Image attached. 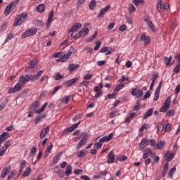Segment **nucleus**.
<instances>
[{"instance_id": "obj_53", "label": "nucleus", "mask_w": 180, "mask_h": 180, "mask_svg": "<svg viewBox=\"0 0 180 180\" xmlns=\"http://www.w3.org/2000/svg\"><path fill=\"white\" fill-rule=\"evenodd\" d=\"M146 129H148V124H143L139 129V131L143 133L146 130Z\"/></svg>"}, {"instance_id": "obj_14", "label": "nucleus", "mask_w": 180, "mask_h": 180, "mask_svg": "<svg viewBox=\"0 0 180 180\" xmlns=\"http://www.w3.org/2000/svg\"><path fill=\"white\" fill-rule=\"evenodd\" d=\"M149 141L147 138H143L141 141L140 142L139 147V150H143L146 148V146H148Z\"/></svg>"}, {"instance_id": "obj_48", "label": "nucleus", "mask_w": 180, "mask_h": 180, "mask_svg": "<svg viewBox=\"0 0 180 180\" xmlns=\"http://www.w3.org/2000/svg\"><path fill=\"white\" fill-rule=\"evenodd\" d=\"M53 148V143H51L50 146H49L45 151V157L49 156V154H50V151H51V149Z\"/></svg>"}, {"instance_id": "obj_29", "label": "nucleus", "mask_w": 180, "mask_h": 180, "mask_svg": "<svg viewBox=\"0 0 180 180\" xmlns=\"http://www.w3.org/2000/svg\"><path fill=\"white\" fill-rule=\"evenodd\" d=\"M153 112H154V108H153L148 110V111L143 115V119L144 120L148 119V117H150V116H151L153 115Z\"/></svg>"}, {"instance_id": "obj_58", "label": "nucleus", "mask_w": 180, "mask_h": 180, "mask_svg": "<svg viewBox=\"0 0 180 180\" xmlns=\"http://www.w3.org/2000/svg\"><path fill=\"white\" fill-rule=\"evenodd\" d=\"M77 156L79 158H83V157H85V152H84V150H80V151L77 152Z\"/></svg>"}, {"instance_id": "obj_20", "label": "nucleus", "mask_w": 180, "mask_h": 180, "mask_svg": "<svg viewBox=\"0 0 180 180\" xmlns=\"http://www.w3.org/2000/svg\"><path fill=\"white\" fill-rule=\"evenodd\" d=\"M53 16H54V10H51L49 13L47 19V27H49V26H50L51 23H53Z\"/></svg>"}, {"instance_id": "obj_56", "label": "nucleus", "mask_w": 180, "mask_h": 180, "mask_svg": "<svg viewBox=\"0 0 180 180\" xmlns=\"http://www.w3.org/2000/svg\"><path fill=\"white\" fill-rule=\"evenodd\" d=\"M16 176V172L15 171H12L10 174L7 177V180H11L13 176Z\"/></svg>"}, {"instance_id": "obj_38", "label": "nucleus", "mask_w": 180, "mask_h": 180, "mask_svg": "<svg viewBox=\"0 0 180 180\" xmlns=\"http://www.w3.org/2000/svg\"><path fill=\"white\" fill-rule=\"evenodd\" d=\"M164 146H165V142L164 141H159L157 143L156 148L157 150H161Z\"/></svg>"}, {"instance_id": "obj_45", "label": "nucleus", "mask_w": 180, "mask_h": 180, "mask_svg": "<svg viewBox=\"0 0 180 180\" xmlns=\"http://www.w3.org/2000/svg\"><path fill=\"white\" fill-rule=\"evenodd\" d=\"M157 8L159 12L162 11V0H158Z\"/></svg>"}, {"instance_id": "obj_19", "label": "nucleus", "mask_w": 180, "mask_h": 180, "mask_svg": "<svg viewBox=\"0 0 180 180\" xmlns=\"http://www.w3.org/2000/svg\"><path fill=\"white\" fill-rule=\"evenodd\" d=\"M113 138V133H110L108 136H105L99 139V141L101 143H108V141H110L111 139Z\"/></svg>"}, {"instance_id": "obj_11", "label": "nucleus", "mask_w": 180, "mask_h": 180, "mask_svg": "<svg viewBox=\"0 0 180 180\" xmlns=\"http://www.w3.org/2000/svg\"><path fill=\"white\" fill-rule=\"evenodd\" d=\"M144 22H146L149 27V29L152 31V32H155L157 30H155V27H154V24L153 23V22L151 20H150V17L146 16L144 17L143 19Z\"/></svg>"}, {"instance_id": "obj_23", "label": "nucleus", "mask_w": 180, "mask_h": 180, "mask_svg": "<svg viewBox=\"0 0 180 180\" xmlns=\"http://www.w3.org/2000/svg\"><path fill=\"white\" fill-rule=\"evenodd\" d=\"M9 138V134H8V132H3L1 135H0V147H1V144H2V143H4V141H5V140H6V139Z\"/></svg>"}, {"instance_id": "obj_21", "label": "nucleus", "mask_w": 180, "mask_h": 180, "mask_svg": "<svg viewBox=\"0 0 180 180\" xmlns=\"http://www.w3.org/2000/svg\"><path fill=\"white\" fill-rule=\"evenodd\" d=\"M15 5V2H11L10 4H8L4 10L5 16H8L9 13H11V9H12V6Z\"/></svg>"}, {"instance_id": "obj_28", "label": "nucleus", "mask_w": 180, "mask_h": 180, "mask_svg": "<svg viewBox=\"0 0 180 180\" xmlns=\"http://www.w3.org/2000/svg\"><path fill=\"white\" fill-rule=\"evenodd\" d=\"M79 67V64L75 65L74 63H70L68 65V70L70 72H72V71H75V70H77Z\"/></svg>"}, {"instance_id": "obj_8", "label": "nucleus", "mask_w": 180, "mask_h": 180, "mask_svg": "<svg viewBox=\"0 0 180 180\" xmlns=\"http://www.w3.org/2000/svg\"><path fill=\"white\" fill-rule=\"evenodd\" d=\"M77 81L78 78L75 77L71 79L63 82V85L65 86V88H70V86H72V85H74V84H75Z\"/></svg>"}, {"instance_id": "obj_35", "label": "nucleus", "mask_w": 180, "mask_h": 180, "mask_svg": "<svg viewBox=\"0 0 180 180\" xmlns=\"http://www.w3.org/2000/svg\"><path fill=\"white\" fill-rule=\"evenodd\" d=\"M60 158H61V154L60 153L56 154L53 158V164H57V162L60 161Z\"/></svg>"}, {"instance_id": "obj_47", "label": "nucleus", "mask_w": 180, "mask_h": 180, "mask_svg": "<svg viewBox=\"0 0 180 180\" xmlns=\"http://www.w3.org/2000/svg\"><path fill=\"white\" fill-rule=\"evenodd\" d=\"M33 24L35 26H43L44 24L43 23V21L40 20H35L33 21Z\"/></svg>"}, {"instance_id": "obj_51", "label": "nucleus", "mask_w": 180, "mask_h": 180, "mask_svg": "<svg viewBox=\"0 0 180 180\" xmlns=\"http://www.w3.org/2000/svg\"><path fill=\"white\" fill-rule=\"evenodd\" d=\"M11 39H13V34L10 33L7 35L6 39L4 41V44H6V43H8V41H9V40H11Z\"/></svg>"}, {"instance_id": "obj_36", "label": "nucleus", "mask_w": 180, "mask_h": 180, "mask_svg": "<svg viewBox=\"0 0 180 180\" xmlns=\"http://www.w3.org/2000/svg\"><path fill=\"white\" fill-rule=\"evenodd\" d=\"M10 146H11V142L9 141H7L6 143H4V146H2L1 148H0V150L4 153H5V151L8 150V147H9Z\"/></svg>"}, {"instance_id": "obj_54", "label": "nucleus", "mask_w": 180, "mask_h": 180, "mask_svg": "<svg viewBox=\"0 0 180 180\" xmlns=\"http://www.w3.org/2000/svg\"><path fill=\"white\" fill-rule=\"evenodd\" d=\"M63 78H64V76H62L59 72L54 76L55 81H60Z\"/></svg>"}, {"instance_id": "obj_6", "label": "nucleus", "mask_w": 180, "mask_h": 180, "mask_svg": "<svg viewBox=\"0 0 180 180\" xmlns=\"http://www.w3.org/2000/svg\"><path fill=\"white\" fill-rule=\"evenodd\" d=\"M131 94L132 96H136V98H140L144 95V93L143 92V90L140 89L139 87L133 88Z\"/></svg>"}, {"instance_id": "obj_49", "label": "nucleus", "mask_w": 180, "mask_h": 180, "mask_svg": "<svg viewBox=\"0 0 180 180\" xmlns=\"http://www.w3.org/2000/svg\"><path fill=\"white\" fill-rule=\"evenodd\" d=\"M37 151V148H36V146L32 147L30 152V157H33V155L36 154Z\"/></svg>"}, {"instance_id": "obj_37", "label": "nucleus", "mask_w": 180, "mask_h": 180, "mask_svg": "<svg viewBox=\"0 0 180 180\" xmlns=\"http://www.w3.org/2000/svg\"><path fill=\"white\" fill-rule=\"evenodd\" d=\"M56 174H57L60 178H64V176H65V172L61 169L56 171Z\"/></svg>"}, {"instance_id": "obj_1", "label": "nucleus", "mask_w": 180, "mask_h": 180, "mask_svg": "<svg viewBox=\"0 0 180 180\" xmlns=\"http://www.w3.org/2000/svg\"><path fill=\"white\" fill-rule=\"evenodd\" d=\"M42 74V70H39L36 75L27 74L25 76H21L19 82L22 85H25V84H27L29 81H31V82H35V81H37V79L41 77Z\"/></svg>"}, {"instance_id": "obj_59", "label": "nucleus", "mask_w": 180, "mask_h": 180, "mask_svg": "<svg viewBox=\"0 0 180 180\" xmlns=\"http://www.w3.org/2000/svg\"><path fill=\"white\" fill-rule=\"evenodd\" d=\"M158 99H160V92L159 91H155L153 101L155 102H157V101H158Z\"/></svg>"}, {"instance_id": "obj_2", "label": "nucleus", "mask_w": 180, "mask_h": 180, "mask_svg": "<svg viewBox=\"0 0 180 180\" xmlns=\"http://www.w3.org/2000/svg\"><path fill=\"white\" fill-rule=\"evenodd\" d=\"M27 18V13L22 12V13L18 15L14 20L13 26H20Z\"/></svg>"}, {"instance_id": "obj_12", "label": "nucleus", "mask_w": 180, "mask_h": 180, "mask_svg": "<svg viewBox=\"0 0 180 180\" xmlns=\"http://www.w3.org/2000/svg\"><path fill=\"white\" fill-rule=\"evenodd\" d=\"M107 162L108 164H113L115 162V160H116V158L115 157V153L113 150H110L107 156Z\"/></svg>"}, {"instance_id": "obj_4", "label": "nucleus", "mask_w": 180, "mask_h": 180, "mask_svg": "<svg viewBox=\"0 0 180 180\" xmlns=\"http://www.w3.org/2000/svg\"><path fill=\"white\" fill-rule=\"evenodd\" d=\"M22 86H23V85L20 83V81H18L14 87L10 88L8 89V93L9 95H11V94H15V92H19V91H22Z\"/></svg>"}, {"instance_id": "obj_52", "label": "nucleus", "mask_w": 180, "mask_h": 180, "mask_svg": "<svg viewBox=\"0 0 180 180\" xmlns=\"http://www.w3.org/2000/svg\"><path fill=\"white\" fill-rule=\"evenodd\" d=\"M116 160H117V161H120V162L126 161L127 160V156L121 155V156L117 158Z\"/></svg>"}, {"instance_id": "obj_15", "label": "nucleus", "mask_w": 180, "mask_h": 180, "mask_svg": "<svg viewBox=\"0 0 180 180\" xmlns=\"http://www.w3.org/2000/svg\"><path fill=\"white\" fill-rule=\"evenodd\" d=\"M50 131V126H46L45 128L42 129L39 134V139H44L49 134Z\"/></svg>"}, {"instance_id": "obj_25", "label": "nucleus", "mask_w": 180, "mask_h": 180, "mask_svg": "<svg viewBox=\"0 0 180 180\" xmlns=\"http://www.w3.org/2000/svg\"><path fill=\"white\" fill-rule=\"evenodd\" d=\"M168 168H169V164L168 162H167L163 166V169H162V178H165V176L167 175V173L168 172Z\"/></svg>"}, {"instance_id": "obj_32", "label": "nucleus", "mask_w": 180, "mask_h": 180, "mask_svg": "<svg viewBox=\"0 0 180 180\" xmlns=\"http://www.w3.org/2000/svg\"><path fill=\"white\" fill-rule=\"evenodd\" d=\"M95 6H96V0H91L89 3V8L90 11H94V9H95Z\"/></svg>"}, {"instance_id": "obj_24", "label": "nucleus", "mask_w": 180, "mask_h": 180, "mask_svg": "<svg viewBox=\"0 0 180 180\" xmlns=\"http://www.w3.org/2000/svg\"><path fill=\"white\" fill-rule=\"evenodd\" d=\"M72 54V51H70L69 52H68L67 53L64 54L62 52V60H63V63H65V61H67V60H68V58H70V57H71V55Z\"/></svg>"}, {"instance_id": "obj_30", "label": "nucleus", "mask_w": 180, "mask_h": 180, "mask_svg": "<svg viewBox=\"0 0 180 180\" xmlns=\"http://www.w3.org/2000/svg\"><path fill=\"white\" fill-rule=\"evenodd\" d=\"M44 117H46V115L44 114H41L38 115L34 120L35 124H37L41 120H43Z\"/></svg>"}, {"instance_id": "obj_41", "label": "nucleus", "mask_w": 180, "mask_h": 180, "mask_svg": "<svg viewBox=\"0 0 180 180\" xmlns=\"http://www.w3.org/2000/svg\"><path fill=\"white\" fill-rule=\"evenodd\" d=\"M70 96H66L63 97L61 100L62 103H65V105H68V103L70 102Z\"/></svg>"}, {"instance_id": "obj_33", "label": "nucleus", "mask_w": 180, "mask_h": 180, "mask_svg": "<svg viewBox=\"0 0 180 180\" xmlns=\"http://www.w3.org/2000/svg\"><path fill=\"white\" fill-rule=\"evenodd\" d=\"M163 60L166 65H169L171 61H172V56H169V58L168 56H164Z\"/></svg>"}, {"instance_id": "obj_39", "label": "nucleus", "mask_w": 180, "mask_h": 180, "mask_svg": "<svg viewBox=\"0 0 180 180\" xmlns=\"http://www.w3.org/2000/svg\"><path fill=\"white\" fill-rule=\"evenodd\" d=\"M61 89V86H56V87H54L53 91H50L49 93V96H53V95H55V94L57 93V91H58V89Z\"/></svg>"}, {"instance_id": "obj_27", "label": "nucleus", "mask_w": 180, "mask_h": 180, "mask_svg": "<svg viewBox=\"0 0 180 180\" xmlns=\"http://www.w3.org/2000/svg\"><path fill=\"white\" fill-rule=\"evenodd\" d=\"M37 12H39V13H43L44 11H46V6L44 4H39L36 8Z\"/></svg>"}, {"instance_id": "obj_46", "label": "nucleus", "mask_w": 180, "mask_h": 180, "mask_svg": "<svg viewBox=\"0 0 180 180\" xmlns=\"http://www.w3.org/2000/svg\"><path fill=\"white\" fill-rule=\"evenodd\" d=\"M88 85H89V82L84 80L79 84V88H82V86H86V88H88Z\"/></svg>"}, {"instance_id": "obj_50", "label": "nucleus", "mask_w": 180, "mask_h": 180, "mask_svg": "<svg viewBox=\"0 0 180 180\" xmlns=\"http://www.w3.org/2000/svg\"><path fill=\"white\" fill-rule=\"evenodd\" d=\"M108 99H116V93L108 94L107 98H105V101H108Z\"/></svg>"}, {"instance_id": "obj_61", "label": "nucleus", "mask_w": 180, "mask_h": 180, "mask_svg": "<svg viewBox=\"0 0 180 180\" xmlns=\"http://www.w3.org/2000/svg\"><path fill=\"white\" fill-rule=\"evenodd\" d=\"M62 54H63V51L57 52L53 55V57L54 58H61Z\"/></svg>"}, {"instance_id": "obj_64", "label": "nucleus", "mask_w": 180, "mask_h": 180, "mask_svg": "<svg viewBox=\"0 0 180 180\" xmlns=\"http://www.w3.org/2000/svg\"><path fill=\"white\" fill-rule=\"evenodd\" d=\"M155 139L149 140V145H150L151 147H155Z\"/></svg>"}, {"instance_id": "obj_13", "label": "nucleus", "mask_w": 180, "mask_h": 180, "mask_svg": "<svg viewBox=\"0 0 180 180\" xmlns=\"http://www.w3.org/2000/svg\"><path fill=\"white\" fill-rule=\"evenodd\" d=\"M79 124H81V121H79L77 123L73 124L71 127L66 128L63 133H71L72 131H74Z\"/></svg>"}, {"instance_id": "obj_44", "label": "nucleus", "mask_w": 180, "mask_h": 180, "mask_svg": "<svg viewBox=\"0 0 180 180\" xmlns=\"http://www.w3.org/2000/svg\"><path fill=\"white\" fill-rule=\"evenodd\" d=\"M31 172H32V169H30V167H27L26 169L24 171L22 176H29Z\"/></svg>"}, {"instance_id": "obj_22", "label": "nucleus", "mask_w": 180, "mask_h": 180, "mask_svg": "<svg viewBox=\"0 0 180 180\" xmlns=\"http://www.w3.org/2000/svg\"><path fill=\"white\" fill-rule=\"evenodd\" d=\"M174 157H175V154L174 153H166L165 155V160H166V161L167 162H169L171 161H172V160H174Z\"/></svg>"}, {"instance_id": "obj_40", "label": "nucleus", "mask_w": 180, "mask_h": 180, "mask_svg": "<svg viewBox=\"0 0 180 180\" xmlns=\"http://www.w3.org/2000/svg\"><path fill=\"white\" fill-rule=\"evenodd\" d=\"M25 167H26V160H22L20 165L19 172L20 173L23 172V169H25Z\"/></svg>"}, {"instance_id": "obj_55", "label": "nucleus", "mask_w": 180, "mask_h": 180, "mask_svg": "<svg viewBox=\"0 0 180 180\" xmlns=\"http://www.w3.org/2000/svg\"><path fill=\"white\" fill-rule=\"evenodd\" d=\"M151 96V93H150V91H147L146 93L144 94L142 100L146 101V99H148Z\"/></svg>"}, {"instance_id": "obj_18", "label": "nucleus", "mask_w": 180, "mask_h": 180, "mask_svg": "<svg viewBox=\"0 0 180 180\" xmlns=\"http://www.w3.org/2000/svg\"><path fill=\"white\" fill-rule=\"evenodd\" d=\"M141 41H145V46H148L150 44V41H151V39L150 37H146V34H142L140 38Z\"/></svg>"}, {"instance_id": "obj_57", "label": "nucleus", "mask_w": 180, "mask_h": 180, "mask_svg": "<svg viewBox=\"0 0 180 180\" xmlns=\"http://www.w3.org/2000/svg\"><path fill=\"white\" fill-rule=\"evenodd\" d=\"M102 146H103V144L99 141L98 142H97L94 144V148H96V150H99V148H102Z\"/></svg>"}, {"instance_id": "obj_7", "label": "nucleus", "mask_w": 180, "mask_h": 180, "mask_svg": "<svg viewBox=\"0 0 180 180\" xmlns=\"http://www.w3.org/2000/svg\"><path fill=\"white\" fill-rule=\"evenodd\" d=\"M81 136L82 139L79 141L77 146L76 147L77 150H79V148L84 146V144H86V141H88V139H86V137H88V134L83 132L82 133Z\"/></svg>"}, {"instance_id": "obj_16", "label": "nucleus", "mask_w": 180, "mask_h": 180, "mask_svg": "<svg viewBox=\"0 0 180 180\" xmlns=\"http://www.w3.org/2000/svg\"><path fill=\"white\" fill-rule=\"evenodd\" d=\"M109 9H110V5L106 6L103 9H101L99 13L97 15L98 19H101V18H103V15H105V13H106V12H108Z\"/></svg>"}, {"instance_id": "obj_42", "label": "nucleus", "mask_w": 180, "mask_h": 180, "mask_svg": "<svg viewBox=\"0 0 180 180\" xmlns=\"http://www.w3.org/2000/svg\"><path fill=\"white\" fill-rule=\"evenodd\" d=\"M176 171V167H172L169 171V173H168V176L169 178H172L174 174H175V172Z\"/></svg>"}, {"instance_id": "obj_3", "label": "nucleus", "mask_w": 180, "mask_h": 180, "mask_svg": "<svg viewBox=\"0 0 180 180\" xmlns=\"http://www.w3.org/2000/svg\"><path fill=\"white\" fill-rule=\"evenodd\" d=\"M37 33V28H31L27 30L23 34H22V39H26V37H30L32 36H34Z\"/></svg>"}, {"instance_id": "obj_17", "label": "nucleus", "mask_w": 180, "mask_h": 180, "mask_svg": "<svg viewBox=\"0 0 180 180\" xmlns=\"http://www.w3.org/2000/svg\"><path fill=\"white\" fill-rule=\"evenodd\" d=\"M11 168H12L11 165H8V167H5L2 172H1V178H6V175H8L9 174V172H11Z\"/></svg>"}, {"instance_id": "obj_5", "label": "nucleus", "mask_w": 180, "mask_h": 180, "mask_svg": "<svg viewBox=\"0 0 180 180\" xmlns=\"http://www.w3.org/2000/svg\"><path fill=\"white\" fill-rule=\"evenodd\" d=\"M169 105H171V96L167 98L163 106L160 108V112L162 113H165L168 109H169Z\"/></svg>"}, {"instance_id": "obj_63", "label": "nucleus", "mask_w": 180, "mask_h": 180, "mask_svg": "<svg viewBox=\"0 0 180 180\" xmlns=\"http://www.w3.org/2000/svg\"><path fill=\"white\" fill-rule=\"evenodd\" d=\"M91 78H92V75H91V74H89V73L86 74V75L83 77V79H85L86 81L87 79H91Z\"/></svg>"}, {"instance_id": "obj_62", "label": "nucleus", "mask_w": 180, "mask_h": 180, "mask_svg": "<svg viewBox=\"0 0 180 180\" xmlns=\"http://www.w3.org/2000/svg\"><path fill=\"white\" fill-rule=\"evenodd\" d=\"M141 106L140 101H138L134 107V110H140Z\"/></svg>"}, {"instance_id": "obj_31", "label": "nucleus", "mask_w": 180, "mask_h": 180, "mask_svg": "<svg viewBox=\"0 0 180 180\" xmlns=\"http://www.w3.org/2000/svg\"><path fill=\"white\" fill-rule=\"evenodd\" d=\"M125 86H126V83H121L114 89V92H119L120 89H123V88H124Z\"/></svg>"}, {"instance_id": "obj_60", "label": "nucleus", "mask_w": 180, "mask_h": 180, "mask_svg": "<svg viewBox=\"0 0 180 180\" xmlns=\"http://www.w3.org/2000/svg\"><path fill=\"white\" fill-rule=\"evenodd\" d=\"M174 72H175V74H178L180 71V63H179L178 65H176L175 66V68L173 69Z\"/></svg>"}, {"instance_id": "obj_9", "label": "nucleus", "mask_w": 180, "mask_h": 180, "mask_svg": "<svg viewBox=\"0 0 180 180\" xmlns=\"http://www.w3.org/2000/svg\"><path fill=\"white\" fill-rule=\"evenodd\" d=\"M89 33V29L88 27H84L82 28L78 33V35L76 37V39H80V37H85Z\"/></svg>"}, {"instance_id": "obj_26", "label": "nucleus", "mask_w": 180, "mask_h": 180, "mask_svg": "<svg viewBox=\"0 0 180 180\" xmlns=\"http://www.w3.org/2000/svg\"><path fill=\"white\" fill-rule=\"evenodd\" d=\"M40 106V102L39 101H34L30 107L31 110H35Z\"/></svg>"}, {"instance_id": "obj_10", "label": "nucleus", "mask_w": 180, "mask_h": 180, "mask_svg": "<svg viewBox=\"0 0 180 180\" xmlns=\"http://www.w3.org/2000/svg\"><path fill=\"white\" fill-rule=\"evenodd\" d=\"M82 27V24L79 22H75L69 30V33H75V32H78L79 29Z\"/></svg>"}, {"instance_id": "obj_43", "label": "nucleus", "mask_w": 180, "mask_h": 180, "mask_svg": "<svg viewBox=\"0 0 180 180\" xmlns=\"http://www.w3.org/2000/svg\"><path fill=\"white\" fill-rule=\"evenodd\" d=\"M65 173L66 174V175H71L72 174V167H71V165H68L67 166V169L65 172Z\"/></svg>"}, {"instance_id": "obj_34", "label": "nucleus", "mask_w": 180, "mask_h": 180, "mask_svg": "<svg viewBox=\"0 0 180 180\" xmlns=\"http://www.w3.org/2000/svg\"><path fill=\"white\" fill-rule=\"evenodd\" d=\"M96 36H98V32H94L93 35L86 39V43H91V41H94L95 39H96Z\"/></svg>"}]
</instances>
